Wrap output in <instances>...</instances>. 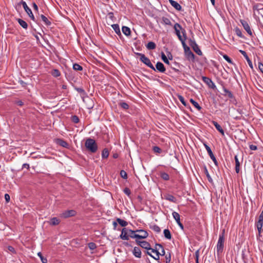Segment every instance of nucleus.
Wrapping results in <instances>:
<instances>
[{"label":"nucleus","instance_id":"nucleus-35","mask_svg":"<svg viewBox=\"0 0 263 263\" xmlns=\"http://www.w3.org/2000/svg\"><path fill=\"white\" fill-rule=\"evenodd\" d=\"M160 177L164 180L167 181L170 179V176L168 174L165 172H161Z\"/></svg>","mask_w":263,"mask_h":263},{"label":"nucleus","instance_id":"nucleus-22","mask_svg":"<svg viewBox=\"0 0 263 263\" xmlns=\"http://www.w3.org/2000/svg\"><path fill=\"white\" fill-rule=\"evenodd\" d=\"M235 171L237 173H239L240 171V162L239 161L237 156H235Z\"/></svg>","mask_w":263,"mask_h":263},{"label":"nucleus","instance_id":"nucleus-52","mask_svg":"<svg viewBox=\"0 0 263 263\" xmlns=\"http://www.w3.org/2000/svg\"><path fill=\"white\" fill-rule=\"evenodd\" d=\"M120 175L123 179H126L127 178V174L126 172L124 170H121L120 171Z\"/></svg>","mask_w":263,"mask_h":263},{"label":"nucleus","instance_id":"nucleus-45","mask_svg":"<svg viewBox=\"0 0 263 263\" xmlns=\"http://www.w3.org/2000/svg\"><path fill=\"white\" fill-rule=\"evenodd\" d=\"M119 106L124 109H127L129 108V105H128V104L124 102H120L119 103Z\"/></svg>","mask_w":263,"mask_h":263},{"label":"nucleus","instance_id":"nucleus-47","mask_svg":"<svg viewBox=\"0 0 263 263\" xmlns=\"http://www.w3.org/2000/svg\"><path fill=\"white\" fill-rule=\"evenodd\" d=\"M153 151L154 153L157 154H160L162 152V149L157 146H154L153 147Z\"/></svg>","mask_w":263,"mask_h":263},{"label":"nucleus","instance_id":"nucleus-59","mask_svg":"<svg viewBox=\"0 0 263 263\" xmlns=\"http://www.w3.org/2000/svg\"><path fill=\"white\" fill-rule=\"evenodd\" d=\"M199 250H197L195 252L196 263H199Z\"/></svg>","mask_w":263,"mask_h":263},{"label":"nucleus","instance_id":"nucleus-26","mask_svg":"<svg viewBox=\"0 0 263 263\" xmlns=\"http://www.w3.org/2000/svg\"><path fill=\"white\" fill-rule=\"evenodd\" d=\"M112 29L115 30V32L119 35H121V33L120 29V27L118 24H113L111 25Z\"/></svg>","mask_w":263,"mask_h":263},{"label":"nucleus","instance_id":"nucleus-41","mask_svg":"<svg viewBox=\"0 0 263 263\" xmlns=\"http://www.w3.org/2000/svg\"><path fill=\"white\" fill-rule=\"evenodd\" d=\"M234 31H235V32L236 33V34L238 36H239L240 37H241V38H243L244 37L243 35L242 34L241 30L239 28L236 27L235 28V29H234Z\"/></svg>","mask_w":263,"mask_h":263},{"label":"nucleus","instance_id":"nucleus-64","mask_svg":"<svg viewBox=\"0 0 263 263\" xmlns=\"http://www.w3.org/2000/svg\"><path fill=\"white\" fill-rule=\"evenodd\" d=\"M258 68L260 71L263 73V64L262 63H259Z\"/></svg>","mask_w":263,"mask_h":263},{"label":"nucleus","instance_id":"nucleus-38","mask_svg":"<svg viewBox=\"0 0 263 263\" xmlns=\"http://www.w3.org/2000/svg\"><path fill=\"white\" fill-rule=\"evenodd\" d=\"M161 59L163 60V61L168 65H170V62H169L168 60L167 59L166 56L165 55L164 52H162L161 53Z\"/></svg>","mask_w":263,"mask_h":263},{"label":"nucleus","instance_id":"nucleus-44","mask_svg":"<svg viewBox=\"0 0 263 263\" xmlns=\"http://www.w3.org/2000/svg\"><path fill=\"white\" fill-rule=\"evenodd\" d=\"M151 228L153 231H154L155 232H156L157 233H159L161 231V229H160V227L156 224H154V225L151 226Z\"/></svg>","mask_w":263,"mask_h":263},{"label":"nucleus","instance_id":"nucleus-14","mask_svg":"<svg viewBox=\"0 0 263 263\" xmlns=\"http://www.w3.org/2000/svg\"><path fill=\"white\" fill-rule=\"evenodd\" d=\"M156 70L158 71L159 72L164 73L166 69L163 65V64L160 62H158L156 65Z\"/></svg>","mask_w":263,"mask_h":263},{"label":"nucleus","instance_id":"nucleus-15","mask_svg":"<svg viewBox=\"0 0 263 263\" xmlns=\"http://www.w3.org/2000/svg\"><path fill=\"white\" fill-rule=\"evenodd\" d=\"M128 233V230L126 228H123L122 230V232L120 236V237L123 240H129V236Z\"/></svg>","mask_w":263,"mask_h":263},{"label":"nucleus","instance_id":"nucleus-4","mask_svg":"<svg viewBox=\"0 0 263 263\" xmlns=\"http://www.w3.org/2000/svg\"><path fill=\"white\" fill-rule=\"evenodd\" d=\"M21 5H23V8L26 11V12L28 14L29 16L31 18V19L34 21H35V17L32 12L31 10L28 7L26 3L23 0H21V1L20 3H18L17 5L15 6V8L16 9L21 8Z\"/></svg>","mask_w":263,"mask_h":263},{"label":"nucleus","instance_id":"nucleus-11","mask_svg":"<svg viewBox=\"0 0 263 263\" xmlns=\"http://www.w3.org/2000/svg\"><path fill=\"white\" fill-rule=\"evenodd\" d=\"M136 242L142 248L145 249L147 250L151 249L150 243L146 241H140L136 239Z\"/></svg>","mask_w":263,"mask_h":263},{"label":"nucleus","instance_id":"nucleus-20","mask_svg":"<svg viewBox=\"0 0 263 263\" xmlns=\"http://www.w3.org/2000/svg\"><path fill=\"white\" fill-rule=\"evenodd\" d=\"M185 56L186 58L189 60H191L193 61L195 59V55L190 50L187 51L185 53Z\"/></svg>","mask_w":263,"mask_h":263},{"label":"nucleus","instance_id":"nucleus-30","mask_svg":"<svg viewBox=\"0 0 263 263\" xmlns=\"http://www.w3.org/2000/svg\"><path fill=\"white\" fill-rule=\"evenodd\" d=\"M204 172L205 174L206 175V177L208 178V181L211 183H213V179H212V177H211V176L210 175V174L209 173V172H208V169H207L206 166H205L204 168Z\"/></svg>","mask_w":263,"mask_h":263},{"label":"nucleus","instance_id":"nucleus-49","mask_svg":"<svg viewBox=\"0 0 263 263\" xmlns=\"http://www.w3.org/2000/svg\"><path fill=\"white\" fill-rule=\"evenodd\" d=\"M61 74L60 72L58 69H53L52 71V75L55 77H58Z\"/></svg>","mask_w":263,"mask_h":263},{"label":"nucleus","instance_id":"nucleus-24","mask_svg":"<svg viewBox=\"0 0 263 263\" xmlns=\"http://www.w3.org/2000/svg\"><path fill=\"white\" fill-rule=\"evenodd\" d=\"M57 143L60 145V146L63 147H67L68 146V144L67 142L64 140L58 139L57 140Z\"/></svg>","mask_w":263,"mask_h":263},{"label":"nucleus","instance_id":"nucleus-54","mask_svg":"<svg viewBox=\"0 0 263 263\" xmlns=\"http://www.w3.org/2000/svg\"><path fill=\"white\" fill-rule=\"evenodd\" d=\"M182 44L183 47L184 48L185 53L187 51L190 50V48L186 45L185 42H182Z\"/></svg>","mask_w":263,"mask_h":263},{"label":"nucleus","instance_id":"nucleus-40","mask_svg":"<svg viewBox=\"0 0 263 263\" xmlns=\"http://www.w3.org/2000/svg\"><path fill=\"white\" fill-rule=\"evenodd\" d=\"M178 98L184 106L187 107L189 106V104L186 103L183 96L181 95H178Z\"/></svg>","mask_w":263,"mask_h":263},{"label":"nucleus","instance_id":"nucleus-13","mask_svg":"<svg viewBox=\"0 0 263 263\" xmlns=\"http://www.w3.org/2000/svg\"><path fill=\"white\" fill-rule=\"evenodd\" d=\"M76 212L74 210H67L61 214V217L64 218H66L69 217L73 216L76 215Z\"/></svg>","mask_w":263,"mask_h":263},{"label":"nucleus","instance_id":"nucleus-50","mask_svg":"<svg viewBox=\"0 0 263 263\" xmlns=\"http://www.w3.org/2000/svg\"><path fill=\"white\" fill-rule=\"evenodd\" d=\"M71 121L74 123H79L80 120L77 116L74 115L72 116L71 117Z\"/></svg>","mask_w":263,"mask_h":263},{"label":"nucleus","instance_id":"nucleus-16","mask_svg":"<svg viewBox=\"0 0 263 263\" xmlns=\"http://www.w3.org/2000/svg\"><path fill=\"white\" fill-rule=\"evenodd\" d=\"M133 255L137 258H141V251L139 247H134L133 250Z\"/></svg>","mask_w":263,"mask_h":263},{"label":"nucleus","instance_id":"nucleus-51","mask_svg":"<svg viewBox=\"0 0 263 263\" xmlns=\"http://www.w3.org/2000/svg\"><path fill=\"white\" fill-rule=\"evenodd\" d=\"M88 247L91 250H93L97 248V246H96V243L94 242L88 243Z\"/></svg>","mask_w":263,"mask_h":263},{"label":"nucleus","instance_id":"nucleus-19","mask_svg":"<svg viewBox=\"0 0 263 263\" xmlns=\"http://www.w3.org/2000/svg\"><path fill=\"white\" fill-rule=\"evenodd\" d=\"M160 248H162V246L161 244H156L155 249H152L151 248V250L152 251V252L155 253L156 254V255L158 256V254H160V253L158 251V250L160 249Z\"/></svg>","mask_w":263,"mask_h":263},{"label":"nucleus","instance_id":"nucleus-23","mask_svg":"<svg viewBox=\"0 0 263 263\" xmlns=\"http://www.w3.org/2000/svg\"><path fill=\"white\" fill-rule=\"evenodd\" d=\"M223 90L224 92V94H223L224 96H228L229 98L232 99L234 98V95H233L232 92L227 89L226 87H223Z\"/></svg>","mask_w":263,"mask_h":263},{"label":"nucleus","instance_id":"nucleus-31","mask_svg":"<svg viewBox=\"0 0 263 263\" xmlns=\"http://www.w3.org/2000/svg\"><path fill=\"white\" fill-rule=\"evenodd\" d=\"M60 220L57 217H53L50 219V224L52 226H56L59 224Z\"/></svg>","mask_w":263,"mask_h":263},{"label":"nucleus","instance_id":"nucleus-18","mask_svg":"<svg viewBox=\"0 0 263 263\" xmlns=\"http://www.w3.org/2000/svg\"><path fill=\"white\" fill-rule=\"evenodd\" d=\"M171 5L175 8L177 10L180 11L182 9L181 6L177 2L174 0H168Z\"/></svg>","mask_w":263,"mask_h":263},{"label":"nucleus","instance_id":"nucleus-43","mask_svg":"<svg viewBox=\"0 0 263 263\" xmlns=\"http://www.w3.org/2000/svg\"><path fill=\"white\" fill-rule=\"evenodd\" d=\"M73 69L75 70L81 71L83 70V67L79 64L75 63L73 65Z\"/></svg>","mask_w":263,"mask_h":263},{"label":"nucleus","instance_id":"nucleus-21","mask_svg":"<svg viewBox=\"0 0 263 263\" xmlns=\"http://www.w3.org/2000/svg\"><path fill=\"white\" fill-rule=\"evenodd\" d=\"M40 17L41 18V20L44 22L45 25H46L47 26H49L51 25V23L50 21L48 20L47 17L44 15L43 14H41L40 15Z\"/></svg>","mask_w":263,"mask_h":263},{"label":"nucleus","instance_id":"nucleus-29","mask_svg":"<svg viewBox=\"0 0 263 263\" xmlns=\"http://www.w3.org/2000/svg\"><path fill=\"white\" fill-rule=\"evenodd\" d=\"M146 47L148 50H153L156 48V45L153 42H149L146 45Z\"/></svg>","mask_w":263,"mask_h":263},{"label":"nucleus","instance_id":"nucleus-56","mask_svg":"<svg viewBox=\"0 0 263 263\" xmlns=\"http://www.w3.org/2000/svg\"><path fill=\"white\" fill-rule=\"evenodd\" d=\"M253 9L257 10L263 9V5L261 4H257L253 7Z\"/></svg>","mask_w":263,"mask_h":263},{"label":"nucleus","instance_id":"nucleus-33","mask_svg":"<svg viewBox=\"0 0 263 263\" xmlns=\"http://www.w3.org/2000/svg\"><path fill=\"white\" fill-rule=\"evenodd\" d=\"M17 22L23 28L26 29L28 28V24L25 21L21 18H18L17 20Z\"/></svg>","mask_w":263,"mask_h":263},{"label":"nucleus","instance_id":"nucleus-58","mask_svg":"<svg viewBox=\"0 0 263 263\" xmlns=\"http://www.w3.org/2000/svg\"><path fill=\"white\" fill-rule=\"evenodd\" d=\"M75 89L78 92H79L80 93H82V94L85 93V90L83 89V88H82L81 87H78V88H76Z\"/></svg>","mask_w":263,"mask_h":263},{"label":"nucleus","instance_id":"nucleus-1","mask_svg":"<svg viewBox=\"0 0 263 263\" xmlns=\"http://www.w3.org/2000/svg\"><path fill=\"white\" fill-rule=\"evenodd\" d=\"M128 230V236L136 239H144L148 237V234L147 232L143 229H138L135 231L132 230Z\"/></svg>","mask_w":263,"mask_h":263},{"label":"nucleus","instance_id":"nucleus-36","mask_svg":"<svg viewBox=\"0 0 263 263\" xmlns=\"http://www.w3.org/2000/svg\"><path fill=\"white\" fill-rule=\"evenodd\" d=\"M109 156V151L107 148H104L102 152V158H107Z\"/></svg>","mask_w":263,"mask_h":263},{"label":"nucleus","instance_id":"nucleus-5","mask_svg":"<svg viewBox=\"0 0 263 263\" xmlns=\"http://www.w3.org/2000/svg\"><path fill=\"white\" fill-rule=\"evenodd\" d=\"M137 54L140 56V60L142 62L152 70L156 71L155 67L147 57H146L144 54L141 53H138Z\"/></svg>","mask_w":263,"mask_h":263},{"label":"nucleus","instance_id":"nucleus-63","mask_svg":"<svg viewBox=\"0 0 263 263\" xmlns=\"http://www.w3.org/2000/svg\"><path fill=\"white\" fill-rule=\"evenodd\" d=\"M249 147H250V149H251V150H253V151H255L257 149V147L256 145H250L249 146Z\"/></svg>","mask_w":263,"mask_h":263},{"label":"nucleus","instance_id":"nucleus-37","mask_svg":"<svg viewBox=\"0 0 263 263\" xmlns=\"http://www.w3.org/2000/svg\"><path fill=\"white\" fill-rule=\"evenodd\" d=\"M117 221L119 223V224L122 227H126L128 224L127 221L119 218L117 219Z\"/></svg>","mask_w":263,"mask_h":263},{"label":"nucleus","instance_id":"nucleus-46","mask_svg":"<svg viewBox=\"0 0 263 263\" xmlns=\"http://www.w3.org/2000/svg\"><path fill=\"white\" fill-rule=\"evenodd\" d=\"M162 20L163 23L164 24L167 25H172L171 22V21L170 20L169 18H168L167 17H163Z\"/></svg>","mask_w":263,"mask_h":263},{"label":"nucleus","instance_id":"nucleus-57","mask_svg":"<svg viewBox=\"0 0 263 263\" xmlns=\"http://www.w3.org/2000/svg\"><path fill=\"white\" fill-rule=\"evenodd\" d=\"M123 192L128 196H129L130 194H131L130 190L128 188H127V187H125L124 189Z\"/></svg>","mask_w":263,"mask_h":263},{"label":"nucleus","instance_id":"nucleus-25","mask_svg":"<svg viewBox=\"0 0 263 263\" xmlns=\"http://www.w3.org/2000/svg\"><path fill=\"white\" fill-rule=\"evenodd\" d=\"M123 33L126 36L130 35L131 31L129 27L126 26H123L122 28Z\"/></svg>","mask_w":263,"mask_h":263},{"label":"nucleus","instance_id":"nucleus-12","mask_svg":"<svg viewBox=\"0 0 263 263\" xmlns=\"http://www.w3.org/2000/svg\"><path fill=\"white\" fill-rule=\"evenodd\" d=\"M172 215L173 216V218L175 219L176 222L179 226V227L182 230H183L184 227L183 225L180 222V215L179 214V213L176 212H173L172 213Z\"/></svg>","mask_w":263,"mask_h":263},{"label":"nucleus","instance_id":"nucleus-39","mask_svg":"<svg viewBox=\"0 0 263 263\" xmlns=\"http://www.w3.org/2000/svg\"><path fill=\"white\" fill-rule=\"evenodd\" d=\"M169 66H170L171 68L173 69L175 71H176V72L179 71V69H177V67H179V65L177 63L174 62L172 64L171 63Z\"/></svg>","mask_w":263,"mask_h":263},{"label":"nucleus","instance_id":"nucleus-60","mask_svg":"<svg viewBox=\"0 0 263 263\" xmlns=\"http://www.w3.org/2000/svg\"><path fill=\"white\" fill-rule=\"evenodd\" d=\"M239 52L243 55V56L245 57V58L246 59H248L249 57L245 51L242 50H240Z\"/></svg>","mask_w":263,"mask_h":263},{"label":"nucleus","instance_id":"nucleus-27","mask_svg":"<svg viewBox=\"0 0 263 263\" xmlns=\"http://www.w3.org/2000/svg\"><path fill=\"white\" fill-rule=\"evenodd\" d=\"M174 29L175 30L176 34L177 35L180 34V29L182 30L183 29L182 28L181 26L178 23H176L175 24Z\"/></svg>","mask_w":263,"mask_h":263},{"label":"nucleus","instance_id":"nucleus-48","mask_svg":"<svg viewBox=\"0 0 263 263\" xmlns=\"http://www.w3.org/2000/svg\"><path fill=\"white\" fill-rule=\"evenodd\" d=\"M38 256L40 257L42 263H47V259L46 258L44 257L41 252H39L37 253Z\"/></svg>","mask_w":263,"mask_h":263},{"label":"nucleus","instance_id":"nucleus-2","mask_svg":"<svg viewBox=\"0 0 263 263\" xmlns=\"http://www.w3.org/2000/svg\"><path fill=\"white\" fill-rule=\"evenodd\" d=\"M85 145L88 151L93 153L96 152L98 149L97 144L93 139H87L85 141Z\"/></svg>","mask_w":263,"mask_h":263},{"label":"nucleus","instance_id":"nucleus-9","mask_svg":"<svg viewBox=\"0 0 263 263\" xmlns=\"http://www.w3.org/2000/svg\"><path fill=\"white\" fill-rule=\"evenodd\" d=\"M202 80L210 88L213 89L216 88V85L213 83L211 79L205 76H202Z\"/></svg>","mask_w":263,"mask_h":263},{"label":"nucleus","instance_id":"nucleus-8","mask_svg":"<svg viewBox=\"0 0 263 263\" xmlns=\"http://www.w3.org/2000/svg\"><path fill=\"white\" fill-rule=\"evenodd\" d=\"M240 22L241 25H242L243 28L247 31L248 34L251 36H253L252 31L248 22L243 20H240Z\"/></svg>","mask_w":263,"mask_h":263},{"label":"nucleus","instance_id":"nucleus-62","mask_svg":"<svg viewBox=\"0 0 263 263\" xmlns=\"http://www.w3.org/2000/svg\"><path fill=\"white\" fill-rule=\"evenodd\" d=\"M5 200L6 201V202H9L10 201V196L8 194H5Z\"/></svg>","mask_w":263,"mask_h":263},{"label":"nucleus","instance_id":"nucleus-6","mask_svg":"<svg viewBox=\"0 0 263 263\" xmlns=\"http://www.w3.org/2000/svg\"><path fill=\"white\" fill-rule=\"evenodd\" d=\"M203 145L204 147L205 148L209 156L210 157L211 159L213 160L214 162L215 165L216 166H218V163L216 159V157H215L214 155L213 154L211 148L207 145L206 143H203Z\"/></svg>","mask_w":263,"mask_h":263},{"label":"nucleus","instance_id":"nucleus-32","mask_svg":"<svg viewBox=\"0 0 263 263\" xmlns=\"http://www.w3.org/2000/svg\"><path fill=\"white\" fill-rule=\"evenodd\" d=\"M163 234L164 235V237L167 239H171L172 238V235L171 234V232L168 229H165L163 231Z\"/></svg>","mask_w":263,"mask_h":263},{"label":"nucleus","instance_id":"nucleus-34","mask_svg":"<svg viewBox=\"0 0 263 263\" xmlns=\"http://www.w3.org/2000/svg\"><path fill=\"white\" fill-rule=\"evenodd\" d=\"M190 102L194 106V107L196 108L198 110H200L201 109V107L194 100H193V99H191Z\"/></svg>","mask_w":263,"mask_h":263},{"label":"nucleus","instance_id":"nucleus-28","mask_svg":"<svg viewBox=\"0 0 263 263\" xmlns=\"http://www.w3.org/2000/svg\"><path fill=\"white\" fill-rule=\"evenodd\" d=\"M165 199L167 200H168L174 203H175L176 201V198L173 195L171 194H167L166 196H165Z\"/></svg>","mask_w":263,"mask_h":263},{"label":"nucleus","instance_id":"nucleus-10","mask_svg":"<svg viewBox=\"0 0 263 263\" xmlns=\"http://www.w3.org/2000/svg\"><path fill=\"white\" fill-rule=\"evenodd\" d=\"M263 224V209L258 218V220L256 223L258 231L259 233H260L262 230Z\"/></svg>","mask_w":263,"mask_h":263},{"label":"nucleus","instance_id":"nucleus-7","mask_svg":"<svg viewBox=\"0 0 263 263\" xmlns=\"http://www.w3.org/2000/svg\"><path fill=\"white\" fill-rule=\"evenodd\" d=\"M189 44L193 48V50L199 55H202V51L199 48L198 45L197 44L196 42L194 40H192L191 39L190 40Z\"/></svg>","mask_w":263,"mask_h":263},{"label":"nucleus","instance_id":"nucleus-61","mask_svg":"<svg viewBox=\"0 0 263 263\" xmlns=\"http://www.w3.org/2000/svg\"><path fill=\"white\" fill-rule=\"evenodd\" d=\"M8 250L9 251L12 252V253H14V254L16 253V251H15L14 248L12 246H8Z\"/></svg>","mask_w":263,"mask_h":263},{"label":"nucleus","instance_id":"nucleus-3","mask_svg":"<svg viewBox=\"0 0 263 263\" xmlns=\"http://www.w3.org/2000/svg\"><path fill=\"white\" fill-rule=\"evenodd\" d=\"M224 233L225 230H223L221 234H219L218 240L217 244L216 250L218 254L221 253L223 250L224 243Z\"/></svg>","mask_w":263,"mask_h":263},{"label":"nucleus","instance_id":"nucleus-55","mask_svg":"<svg viewBox=\"0 0 263 263\" xmlns=\"http://www.w3.org/2000/svg\"><path fill=\"white\" fill-rule=\"evenodd\" d=\"M171 260V254H166L165 255V263H170Z\"/></svg>","mask_w":263,"mask_h":263},{"label":"nucleus","instance_id":"nucleus-17","mask_svg":"<svg viewBox=\"0 0 263 263\" xmlns=\"http://www.w3.org/2000/svg\"><path fill=\"white\" fill-rule=\"evenodd\" d=\"M212 123L214 125L216 129L218 132H219L222 134V135L224 136V132L221 126L217 122L215 121H213Z\"/></svg>","mask_w":263,"mask_h":263},{"label":"nucleus","instance_id":"nucleus-42","mask_svg":"<svg viewBox=\"0 0 263 263\" xmlns=\"http://www.w3.org/2000/svg\"><path fill=\"white\" fill-rule=\"evenodd\" d=\"M182 33L184 37V39H183L181 35V34H179V35H177V36L178 37V39H179V40L181 42V43H182V42H185V40L186 39V36H185V30L184 29H183L182 30Z\"/></svg>","mask_w":263,"mask_h":263},{"label":"nucleus","instance_id":"nucleus-53","mask_svg":"<svg viewBox=\"0 0 263 263\" xmlns=\"http://www.w3.org/2000/svg\"><path fill=\"white\" fill-rule=\"evenodd\" d=\"M223 59H224L226 61H227L229 63H230V64H233V62H232V60H231V58H230L229 56H228L227 55H226V54H224V55H223Z\"/></svg>","mask_w":263,"mask_h":263}]
</instances>
